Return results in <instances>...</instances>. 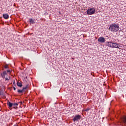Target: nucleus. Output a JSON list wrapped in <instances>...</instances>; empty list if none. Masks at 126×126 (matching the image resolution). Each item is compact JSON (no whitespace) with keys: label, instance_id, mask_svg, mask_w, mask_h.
<instances>
[{"label":"nucleus","instance_id":"nucleus-14","mask_svg":"<svg viewBox=\"0 0 126 126\" xmlns=\"http://www.w3.org/2000/svg\"><path fill=\"white\" fill-rule=\"evenodd\" d=\"M1 76L3 78H4L5 77V75L3 74H1Z\"/></svg>","mask_w":126,"mask_h":126},{"label":"nucleus","instance_id":"nucleus-18","mask_svg":"<svg viewBox=\"0 0 126 126\" xmlns=\"http://www.w3.org/2000/svg\"><path fill=\"white\" fill-rule=\"evenodd\" d=\"M13 89H14V90H16V88H15V87H13Z\"/></svg>","mask_w":126,"mask_h":126},{"label":"nucleus","instance_id":"nucleus-8","mask_svg":"<svg viewBox=\"0 0 126 126\" xmlns=\"http://www.w3.org/2000/svg\"><path fill=\"white\" fill-rule=\"evenodd\" d=\"M112 45L113 42H107L106 43V45L107 46V47H111L112 48Z\"/></svg>","mask_w":126,"mask_h":126},{"label":"nucleus","instance_id":"nucleus-12","mask_svg":"<svg viewBox=\"0 0 126 126\" xmlns=\"http://www.w3.org/2000/svg\"><path fill=\"white\" fill-rule=\"evenodd\" d=\"M17 86H18L19 87H22V84L19 82H18L17 83Z\"/></svg>","mask_w":126,"mask_h":126},{"label":"nucleus","instance_id":"nucleus-11","mask_svg":"<svg viewBox=\"0 0 126 126\" xmlns=\"http://www.w3.org/2000/svg\"><path fill=\"white\" fill-rule=\"evenodd\" d=\"M7 105L8 106H9V107L10 108H11V107H12V106H13V104H12V103L9 102L7 103Z\"/></svg>","mask_w":126,"mask_h":126},{"label":"nucleus","instance_id":"nucleus-9","mask_svg":"<svg viewBox=\"0 0 126 126\" xmlns=\"http://www.w3.org/2000/svg\"><path fill=\"white\" fill-rule=\"evenodd\" d=\"M30 22L32 24H34V23H35V21L34 20V19H30Z\"/></svg>","mask_w":126,"mask_h":126},{"label":"nucleus","instance_id":"nucleus-20","mask_svg":"<svg viewBox=\"0 0 126 126\" xmlns=\"http://www.w3.org/2000/svg\"><path fill=\"white\" fill-rule=\"evenodd\" d=\"M7 71V72H10V70H8Z\"/></svg>","mask_w":126,"mask_h":126},{"label":"nucleus","instance_id":"nucleus-4","mask_svg":"<svg viewBox=\"0 0 126 126\" xmlns=\"http://www.w3.org/2000/svg\"><path fill=\"white\" fill-rule=\"evenodd\" d=\"M98 41L99 42V43H105L106 40H105V38L103 37H100L98 38Z\"/></svg>","mask_w":126,"mask_h":126},{"label":"nucleus","instance_id":"nucleus-16","mask_svg":"<svg viewBox=\"0 0 126 126\" xmlns=\"http://www.w3.org/2000/svg\"><path fill=\"white\" fill-rule=\"evenodd\" d=\"M85 111L86 112H87V111H89V108L86 109V110H85Z\"/></svg>","mask_w":126,"mask_h":126},{"label":"nucleus","instance_id":"nucleus-15","mask_svg":"<svg viewBox=\"0 0 126 126\" xmlns=\"http://www.w3.org/2000/svg\"><path fill=\"white\" fill-rule=\"evenodd\" d=\"M3 74L4 75H6V71L3 72Z\"/></svg>","mask_w":126,"mask_h":126},{"label":"nucleus","instance_id":"nucleus-17","mask_svg":"<svg viewBox=\"0 0 126 126\" xmlns=\"http://www.w3.org/2000/svg\"><path fill=\"white\" fill-rule=\"evenodd\" d=\"M5 68H8V66L5 65Z\"/></svg>","mask_w":126,"mask_h":126},{"label":"nucleus","instance_id":"nucleus-19","mask_svg":"<svg viewBox=\"0 0 126 126\" xmlns=\"http://www.w3.org/2000/svg\"><path fill=\"white\" fill-rule=\"evenodd\" d=\"M5 80H9V79H8V78H5Z\"/></svg>","mask_w":126,"mask_h":126},{"label":"nucleus","instance_id":"nucleus-7","mask_svg":"<svg viewBox=\"0 0 126 126\" xmlns=\"http://www.w3.org/2000/svg\"><path fill=\"white\" fill-rule=\"evenodd\" d=\"M3 17L4 19H8V18H9V16L8 15V14H3Z\"/></svg>","mask_w":126,"mask_h":126},{"label":"nucleus","instance_id":"nucleus-6","mask_svg":"<svg viewBox=\"0 0 126 126\" xmlns=\"http://www.w3.org/2000/svg\"><path fill=\"white\" fill-rule=\"evenodd\" d=\"M27 87H28V86H26V87L23 88V89L22 90H18V92L19 93H23V92H24V90H25L26 89H27Z\"/></svg>","mask_w":126,"mask_h":126},{"label":"nucleus","instance_id":"nucleus-10","mask_svg":"<svg viewBox=\"0 0 126 126\" xmlns=\"http://www.w3.org/2000/svg\"><path fill=\"white\" fill-rule=\"evenodd\" d=\"M123 124H126V117L124 116L122 119Z\"/></svg>","mask_w":126,"mask_h":126},{"label":"nucleus","instance_id":"nucleus-3","mask_svg":"<svg viewBox=\"0 0 126 126\" xmlns=\"http://www.w3.org/2000/svg\"><path fill=\"white\" fill-rule=\"evenodd\" d=\"M80 119H81V116L80 115H76L73 119V121L76 122L78 120H80Z\"/></svg>","mask_w":126,"mask_h":126},{"label":"nucleus","instance_id":"nucleus-2","mask_svg":"<svg viewBox=\"0 0 126 126\" xmlns=\"http://www.w3.org/2000/svg\"><path fill=\"white\" fill-rule=\"evenodd\" d=\"M95 8H89L87 10V13L88 15H92L95 13Z\"/></svg>","mask_w":126,"mask_h":126},{"label":"nucleus","instance_id":"nucleus-13","mask_svg":"<svg viewBox=\"0 0 126 126\" xmlns=\"http://www.w3.org/2000/svg\"><path fill=\"white\" fill-rule=\"evenodd\" d=\"M18 104L17 103H14V104H13V106H14V107H16V106H18Z\"/></svg>","mask_w":126,"mask_h":126},{"label":"nucleus","instance_id":"nucleus-5","mask_svg":"<svg viewBox=\"0 0 126 126\" xmlns=\"http://www.w3.org/2000/svg\"><path fill=\"white\" fill-rule=\"evenodd\" d=\"M111 48H120V44L116 43H112V46Z\"/></svg>","mask_w":126,"mask_h":126},{"label":"nucleus","instance_id":"nucleus-1","mask_svg":"<svg viewBox=\"0 0 126 126\" xmlns=\"http://www.w3.org/2000/svg\"><path fill=\"white\" fill-rule=\"evenodd\" d=\"M109 30L111 32H118V31L120 30V25L119 24L113 23L110 25Z\"/></svg>","mask_w":126,"mask_h":126}]
</instances>
